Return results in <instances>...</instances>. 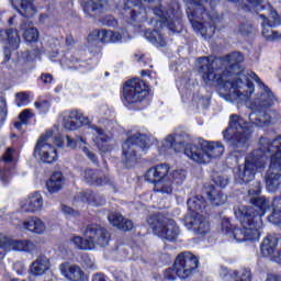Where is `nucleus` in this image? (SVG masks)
Wrapping results in <instances>:
<instances>
[{"label":"nucleus","instance_id":"680f3d73","mask_svg":"<svg viewBox=\"0 0 281 281\" xmlns=\"http://www.w3.org/2000/svg\"><path fill=\"white\" fill-rule=\"evenodd\" d=\"M92 281H106V277L102 272H98L92 277Z\"/></svg>","mask_w":281,"mask_h":281},{"label":"nucleus","instance_id":"69168bd1","mask_svg":"<svg viewBox=\"0 0 281 281\" xmlns=\"http://www.w3.org/2000/svg\"><path fill=\"white\" fill-rule=\"evenodd\" d=\"M55 144L59 148L63 147V138L60 136L55 137Z\"/></svg>","mask_w":281,"mask_h":281},{"label":"nucleus","instance_id":"1a4fd4ad","mask_svg":"<svg viewBox=\"0 0 281 281\" xmlns=\"http://www.w3.org/2000/svg\"><path fill=\"white\" fill-rule=\"evenodd\" d=\"M83 237L74 236L70 241L77 249L87 251L89 249H95V245L99 247H109L111 240V234L104 227L99 224H89L81 229Z\"/></svg>","mask_w":281,"mask_h":281},{"label":"nucleus","instance_id":"f03ea898","mask_svg":"<svg viewBox=\"0 0 281 281\" xmlns=\"http://www.w3.org/2000/svg\"><path fill=\"white\" fill-rule=\"evenodd\" d=\"M259 83V93L256 94L254 101L250 102L251 111H262V109H269L276 104V95L260 81V77L256 72L250 71L246 75H243L241 78L232 82V90L229 91L231 102H237L243 104V102H249L251 100V93H254V82Z\"/></svg>","mask_w":281,"mask_h":281},{"label":"nucleus","instance_id":"58836bf2","mask_svg":"<svg viewBox=\"0 0 281 281\" xmlns=\"http://www.w3.org/2000/svg\"><path fill=\"white\" fill-rule=\"evenodd\" d=\"M260 19H262L261 27H262V36L267 41H276V38H279L280 34L276 31H273V24L269 22V19L267 18L266 13L259 14Z\"/></svg>","mask_w":281,"mask_h":281},{"label":"nucleus","instance_id":"5701e85b","mask_svg":"<svg viewBox=\"0 0 281 281\" xmlns=\"http://www.w3.org/2000/svg\"><path fill=\"white\" fill-rule=\"evenodd\" d=\"M82 177L86 183H89L90 186H111L114 192L116 191L115 182H113V180L109 178V176H100L93 169H86L82 172Z\"/></svg>","mask_w":281,"mask_h":281},{"label":"nucleus","instance_id":"f8f14e48","mask_svg":"<svg viewBox=\"0 0 281 281\" xmlns=\"http://www.w3.org/2000/svg\"><path fill=\"white\" fill-rule=\"evenodd\" d=\"M269 147L267 157L270 156V166L266 175V186L270 192H276L281 186V136L269 139Z\"/></svg>","mask_w":281,"mask_h":281},{"label":"nucleus","instance_id":"473e14b6","mask_svg":"<svg viewBox=\"0 0 281 281\" xmlns=\"http://www.w3.org/2000/svg\"><path fill=\"white\" fill-rule=\"evenodd\" d=\"M97 36L101 43H120L122 34L109 30L93 31L88 38Z\"/></svg>","mask_w":281,"mask_h":281},{"label":"nucleus","instance_id":"7c9ffc66","mask_svg":"<svg viewBox=\"0 0 281 281\" xmlns=\"http://www.w3.org/2000/svg\"><path fill=\"white\" fill-rule=\"evenodd\" d=\"M23 229H26L27 232H32L33 234H45L47 226L45 225V222L36 216H31L22 224Z\"/></svg>","mask_w":281,"mask_h":281},{"label":"nucleus","instance_id":"412c9836","mask_svg":"<svg viewBox=\"0 0 281 281\" xmlns=\"http://www.w3.org/2000/svg\"><path fill=\"white\" fill-rule=\"evenodd\" d=\"M21 212L26 214H34L43 210V195L41 192L32 193L27 200L20 203Z\"/></svg>","mask_w":281,"mask_h":281},{"label":"nucleus","instance_id":"864d4df0","mask_svg":"<svg viewBox=\"0 0 281 281\" xmlns=\"http://www.w3.org/2000/svg\"><path fill=\"white\" fill-rule=\"evenodd\" d=\"M81 150H82V153H85V155L88 157V159H90V161H92V164L98 162V156L93 151L89 150V147L83 146V147H81Z\"/></svg>","mask_w":281,"mask_h":281},{"label":"nucleus","instance_id":"4be33fe9","mask_svg":"<svg viewBox=\"0 0 281 281\" xmlns=\"http://www.w3.org/2000/svg\"><path fill=\"white\" fill-rule=\"evenodd\" d=\"M168 172H170V166L168 164H160L149 168L145 173V179L149 183H159L164 179H168Z\"/></svg>","mask_w":281,"mask_h":281},{"label":"nucleus","instance_id":"6e6552de","mask_svg":"<svg viewBox=\"0 0 281 281\" xmlns=\"http://www.w3.org/2000/svg\"><path fill=\"white\" fill-rule=\"evenodd\" d=\"M254 210L247 209L245 212L235 211V215L239 218L241 228L234 227L231 233L232 240L236 243H245L247 240H259L260 229H262V220L260 215H251Z\"/></svg>","mask_w":281,"mask_h":281},{"label":"nucleus","instance_id":"c03bdc74","mask_svg":"<svg viewBox=\"0 0 281 281\" xmlns=\"http://www.w3.org/2000/svg\"><path fill=\"white\" fill-rule=\"evenodd\" d=\"M24 30V41L26 43H36L38 41V29L34 26L25 27V24L22 25Z\"/></svg>","mask_w":281,"mask_h":281},{"label":"nucleus","instance_id":"f257e3e1","mask_svg":"<svg viewBox=\"0 0 281 281\" xmlns=\"http://www.w3.org/2000/svg\"><path fill=\"white\" fill-rule=\"evenodd\" d=\"M243 63H245L243 54L234 52L215 59L205 56L200 57L195 60V67L205 85H212V82H217L218 85H221V82H229L232 88V83L235 82V80L249 74V71L243 74V71H245Z\"/></svg>","mask_w":281,"mask_h":281},{"label":"nucleus","instance_id":"a211bd4d","mask_svg":"<svg viewBox=\"0 0 281 281\" xmlns=\"http://www.w3.org/2000/svg\"><path fill=\"white\" fill-rule=\"evenodd\" d=\"M83 12L89 19L98 16V14H104V12H111L110 0H88L82 3Z\"/></svg>","mask_w":281,"mask_h":281},{"label":"nucleus","instance_id":"aec40b11","mask_svg":"<svg viewBox=\"0 0 281 281\" xmlns=\"http://www.w3.org/2000/svg\"><path fill=\"white\" fill-rule=\"evenodd\" d=\"M59 270L61 276L66 278V280L70 281H87L89 280V277L82 269H80V266L78 265H71L69 262L61 263L59 266Z\"/></svg>","mask_w":281,"mask_h":281},{"label":"nucleus","instance_id":"dca6fc26","mask_svg":"<svg viewBox=\"0 0 281 281\" xmlns=\"http://www.w3.org/2000/svg\"><path fill=\"white\" fill-rule=\"evenodd\" d=\"M36 250V245L32 240H19L12 238H0V260L5 258V251H25L32 254Z\"/></svg>","mask_w":281,"mask_h":281},{"label":"nucleus","instance_id":"4d7b16f0","mask_svg":"<svg viewBox=\"0 0 281 281\" xmlns=\"http://www.w3.org/2000/svg\"><path fill=\"white\" fill-rule=\"evenodd\" d=\"M31 119H32V112H30V110H24L19 115V120L20 122H22V124H27V122H30Z\"/></svg>","mask_w":281,"mask_h":281},{"label":"nucleus","instance_id":"7ed1b4c3","mask_svg":"<svg viewBox=\"0 0 281 281\" xmlns=\"http://www.w3.org/2000/svg\"><path fill=\"white\" fill-rule=\"evenodd\" d=\"M153 13L156 18H151L149 24L155 27L153 31L145 32V38L156 45V47H166V38L161 35L159 30L168 27L173 34H179L183 30V24L181 23V5L176 0H172L167 9L164 10L161 4L153 8Z\"/></svg>","mask_w":281,"mask_h":281},{"label":"nucleus","instance_id":"cd10ccee","mask_svg":"<svg viewBox=\"0 0 281 281\" xmlns=\"http://www.w3.org/2000/svg\"><path fill=\"white\" fill-rule=\"evenodd\" d=\"M261 111L262 110H252V112L249 114V122L252 124V126H269V124L273 122V115H276V112L270 110L262 113Z\"/></svg>","mask_w":281,"mask_h":281},{"label":"nucleus","instance_id":"e433bc0d","mask_svg":"<svg viewBox=\"0 0 281 281\" xmlns=\"http://www.w3.org/2000/svg\"><path fill=\"white\" fill-rule=\"evenodd\" d=\"M278 236L268 235L261 244V254L265 258L273 256L276 249L278 248Z\"/></svg>","mask_w":281,"mask_h":281},{"label":"nucleus","instance_id":"de8ad7c7","mask_svg":"<svg viewBox=\"0 0 281 281\" xmlns=\"http://www.w3.org/2000/svg\"><path fill=\"white\" fill-rule=\"evenodd\" d=\"M221 229H222V234H224L225 236H229L232 235V233L234 232V228L232 226V223L229 222V218H222V223H221Z\"/></svg>","mask_w":281,"mask_h":281},{"label":"nucleus","instance_id":"c9c22d12","mask_svg":"<svg viewBox=\"0 0 281 281\" xmlns=\"http://www.w3.org/2000/svg\"><path fill=\"white\" fill-rule=\"evenodd\" d=\"M1 164H4V169H0V180L2 183H10L12 173L10 172V164H12V148H8L2 157Z\"/></svg>","mask_w":281,"mask_h":281},{"label":"nucleus","instance_id":"c756f323","mask_svg":"<svg viewBox=\"0 0 281 281\" xmlns=\"http://www.w3.org/2000/svg\"><path fill=\"white\" fill-rule=\"evenodd\" d=\"M239 5L245 12H262V10L271 12V4L262 0H239Z\"/></svg>","mask_w":281,"mask_h":281},{"label":"nucleus","instance_id":"ea45409f","mask_svg":"<svg viewBox=\"0 0 281 281\" xmlns=\"http://www.w3.org/2000/svg\"><path fill=\"white\" fill-rule=\"evenodd\" d=\"M187 205L193 212L192 214H199V212H203L207 207V202L202 195H195L188 200Z\"/></svg>","mask_w":281,"mask_h":281},{"label":"nucleus","instance_id":"0e129e2a","mask_svg":"<svg viewBox=\"0 0 281 281\" xmlns=\"http://www.w3.org/2000/svg\"><path fill=\"white\" fill-rule=\"evenodd\" d=\"M272 260L281 265V249L278 251V255L272 257Z\"/></svg>","mask_w":281,"mask_h":281},{"label":"nucleus","instance_id":"a19ab883","mask_svg":"<svg viewBox=\"0 0 281 281\" xmlns=\"http://www.w3.org/2000/svg\"><path fill=\"white\" fill-rule=\"evenodd\" d=\"M207 199L212 205H225L227 201V195L223 194V192L216 188H211L207 192Z\"/></svg>","mask_w":281,"mask_h":281},{"label":"nucleus","instance_id":"9d476101","mask_svg":"<svg viewBox=\"0 0 281 281\" xmlns=\"http://www.w3.org/2000/svg\"><path fill=\"white\" fill-rule=\"evenodd\" d=\"M153 142H155V138L150 134L142 132L132 134L122 145V164L126 168H133L137 164V159H139L137 153L139 150H148Z\"/></svg>","mask_w":281,"mask_h":281},{"label":"nucleus","instance_id":"3c124183","mask_svg":"<svg viewBox=\"0 0 281 281\" xmlns=\"http://www.w3.org/2000/svg\"><path fill=\"white\" fill-rule=\"evenodd\" d=\"M15 100H16V105L18 106H23L27 104V100H30V95L25 92H19L15 94Z\"/></svg>","mask_w":281,"mask_h":281},{"label":"nucleus","instance_id":"bb28decb","mask_svg":"<svg viewBox=\"0 0 281 281\" xmlns=\"http://www.w3.org/2000/svg\"><path fill=\"white\" fill-rule=\"evenodd\" d=\"M250 203L255 205V207H258V210L254 207H244L243 210H239V212H247V210H252L254 213H251V216H260V220L262 221V216H265V213L267 210L271 207V202L267 200L265 196L259 198H251Z\"/></svg>","mask_w":281,"mask_h":281},{"label":"nucleus","instance_id":"39448f33","mask_svg":"<svg viewBox=\"0 0 281 281\" xmlns=\"http://www.w3.org/2000/svg\"><path fill=\"white\" fill-rule=\"evenodd\" d=\"M164 147L167 149L172 148L175 153H181L184 148V155L195 164H210V159H216L225 153V146L221 142H210L198 139V143L187 145L183 142L177 143L173 135L166 137Z\"/></svg>","mask_w":281,"mask_h":281},{"label":"nucleus","instance_id":"423d86ee","mask_svg":"<svg viewBox=\"0 0 281 281\" xmlns=\"http://www.w3.org/2000/svg\"><path fill=\"white\" fill-rule=\"evenodd\" d=\"M252 126L254 124L246 122L240 115L231 114L228 127L223 131V138L233 153L239 155L247 153L249 146H251Z\"/></svg>","mask_w":281,"mask_h":281},{"label":"nucleus","instance_id":"a18cd8bd","mask_svg":"<svg viewBox=\"0 0 281 281\" xmlns=\"http://www.w3.org/2000/svg\"><path fill=\"white\" fill-rule=\"evenodd\" d=\"M169 181L171 183H177V186H181L186 181V170L177 169L173 170L170 175H168Z\"/></svg>","mask_w":281,"mask_h":281},{"label":"nucleus","instance_id":"2eb2a0df","mask_svg":"<svg viewBox=\"0 0 281 281\" xmlns=\"http://www.w3.org/2000/svg\"><path fill=\"white\" fill-rule=\"evenodd\" d=\"M52 137H54V131H46L41 135L34 148V157H38L44 164H54L58 159V151L49 144Z\"/></svg>","mask_w":281,"mask_h":281},{"label":"nucleus","instance_id":"338daca9","mask_svg":"<svg viewBox=\"0 0 281 281\" xmlns=\"http://www.w3.org/2000/svg\"><path fill=\"white\" fill-rule=\"evenodd\" d=\"M66 45H74V36L71 35L66 36Z\"/></svg>","mask_w":281,"mask_h":281},{"label":"nucleus","instance_id":"37998d69","mask_svg":"<svg viewBox=\"0 0 281 281\" xmlns=\"http://www.w3.org/2000/svg\"><path fill=\"white\" fill-rule=\"evenodd\" d=\"M154 192H159L160 194H172V180L170 177L165 178L160 182L154 184Z\"/></svg>","mask_w":281,"mask_h":281},{"label":"nucleus","instance_id":"603ef678","mask_svg":"<svg viewBox=\"0 0 281 281\" xmlns=\"http://www.w3.org/2000/svg\"><path fill=\"white\" fill-rule=\"evenodd\" d=\"M100 23H102V25H108L109 27H114V25H117V20H115L113 15H105L100 19Z\"/></svg>","mask_w":281,"mask_h":281},{"label":"nucleus","instance_id":"c85d7f7f","mask_svg":"<svg viewBox=\"0 0 281 281\" xmlns=\"http://www.w3.org/2000/svg\"><path fill=\"white\" fill-rule=\"evenodd\" d=\"M87 119L78 110H71L64 119V128L67 131H76L80 124H86Z\"/></svg>","mask_w":281,"mask_h":281},{"label":"nucleus","instance_id":"9b49d317","mask_svg":"<svg viewBox=\"0 0 281 281\" xmlns=\"http://www.w3.org/2000/svg\"><path fill=\"white\" fill-rule=\"evenodd\" d=\"M199 269V257L190 251H184L176 257L173 269L169 268L165 271V280L173 281L177 277L180 280L192 278Z\"/></svg>","mask_w":281,"mask_h":281},{"label":"nucleus","instance_id":"f3484780","mask_svg":"<svg viewBox=\"0 0 281 281\" xmlns=\"http://www.w3.org/2000/svg\"><path fill=\"white\" fill-rule=\"evenodd\" d=\"M137 5H139V0L121 1V8L126 19H130L132 23H144L148 19V13L146 12V8Z\"/></svg>","mask_w":281,"mask_h":281},{"label":"nucleus","instance_id":"8fccbe9b","mask_svg":"<svg viewBox=\"0 0 281 281\" xmlns=\"http://www.w3.org/2000/svg\"><path fill=\"white\" fill-rule=\"evenodd\" d=\"M251 30H254V26L249 22L241 23L238 26V33L241 34L243 36H247V34H251Z\"/></svg>","mask_w":281,"mask_h":281},{"label":"nucleus","instance_id":"72a5a7b5","mask_svg":"<svg viewBox=\"0 0 281 281\" xmlns=\"http://www.w3.org/2000/svg\"><path fill=\"white\" fill-rule=\"evenodd\" d=\"M0 38L2 43H8L10 47L16 49L21 43V37H19V32L14 29L0 31Z\"/></svg>","mask_w":281,"mask_h":281},{"label":"nucleus","instance_id":"2f4dec72","mask_svg":"<svg viewBox=\"0 0 281 281\" xmlns=\"http://www.w3.org/2000/svg\"><path fill=\"white\" fill-rule=\"evenodd\" d=\"M108 221L110 225H113V227H117V229H122L123 232H130V229H133V221L124 218L120 213H110Z\"/></svg>","mask_w":281,"mask_h":281},{"label":"nucleus","instance_id":"6e6d98bb","mask_svg":"<svg viewBox=\"0 0 281 281\" xmlns=\"http://www.w3.org/2000/svg\"><path fill=\"white\" fill-rule=\"evenodd\" d=\"M34 104H35V109H38L41 113H47L49 111L48 101H37Z\"/></svg>","mask_w":281,"mask_h":281},{"label":"nucleus","instance_id":"09e8293b","mask_svg":"<svg viewBox=\"0 0 281 281\" xmlns=\"http://www.w3.org/2000/svg\"><path fill=\"white\" fill-rule=\"evenodd\" d=\"M261 188L260 181H255L248 189L249 196H258L261 192Z\"/></svg>","mask_w":281,"mask_h":281},{"label":"nucleus","instance_id":"a878e982","mask_svg":"<svg viewBox=\"0 0 281 281\" xmlns=\"http://www.w3.org/2000/svg\"><path fill=\"white\" fill-rule=\"evenodd\" d=\"M92 131L99 138H97V146L101 153H111L115 148V143H113V137L104 135V130L95 125L90 126Z\"/></svg>","mask_w":281,"mask_h":281},{"label":"nucleus","instance_id":"79ce46f5","mask_svg":"<svg viewBox=\"0 0 281 281\" xmlns=\"http://www.w3.org/2000/svg\"><path fill=\"white\" fill-rule=\"evenodd\" d=\"M273 211L272 214L268 216V221L273 225H280L281 223V199L277 198L272 202Z\"/></svg>","mask_w":281,"mask_h":281},{"label":"nucleus","instance_id":"ddd939ff","mask_svg":"<svg viewBox=\"0 0 281 281\" xmlns=\"http://www.w3.org/2000/svg\"><path fill=\"white\" fill-rule=\"evenodd\" d=\"M147 223L156 236L169 243H175L179 238V234H181L177 222L164 216V214L150 215L147 218Z\"/></svg>","mask_w":281,"mask_h":281},{"label":"nucleus","instance_id":"052dcab7","mask_svg":"<svg viewBox=\"0 0 281 281\" xmlns=\"http://www.w3.org/2000/svg\"><path fill=\"white\" fill-rule=\"evenodd\" d=\"M0 113L1 115H5L8 113V103L3 97H0Z\"/></svg>","mask_w":281,"mask_h":281},{"label":"nucleus","instance_id":"49530a36","mask_svg":"<svg viewBox=\"0 0 281 281\" xmlns=\"http://www.w3.org/2000/svg\"><path fill=\"white\" fill-rule=\"evenodd\" d=\"M87 144V139L82 138V136H77L76 139L71 138V136L67 135L66 136V146L67 148H76L78 144Z\"/></svg>","mask_w":281,"mask_h":281},{"label":"nucleus","instance_id":"13d9d810","mask_svg":"<svg viewBox=\"0 0 281 281\" xmlns=\"http://www.w3.org/2000/svg\"><path fill=\"white\" fill-rule=\"evenodd\" d=\"M40 82L43 85H52L54 82V76L52 74H42L38 78Z\"/></svg>","mask_w":281,"mask_h":281},{"label":"nucleus","instance_id":"774afa93","mask_svg":"<svg viewBox=\"0 0 281 281\" xmlns=\"http://www.w3.org/2000/svg\"><path fill=\"white\" fill-rule=\"evenodd\" d=\"M4 56H5V60H10V56H11V54H10V48H4Z\"/></svg>","mask_w":281,"mask_h":281},{"label":"nucleus","instance_id":"4468645a","mask_svg":"<svg viewBox=\"0 0 281 281\" xmlns=\"http://www.w3.org/2000/svg\"><path fill=\"white\" fill-rule=\"evenodd\" d=\"M148 86L142 79H132L125 82L121 100L124 106H133L144 102L149 94Z\"/></svg>","mask_w":281,"mask_h":281},{"label":"nucleus","instance_id":"e2e57ef3","mask_svg":"<svg viewBox=\"0 0 281 281\" xmlns=\"http://www.w3.org/2000/svg\"><path fill=\"white\" fill-rule=\"evenodd\" d=\"M267 281H281L280 274L270 273L268 274Z\"/></svg>","mask_w":281,"mask_h":281},{"label":"nucleus","instance_id":"20e7f679","mask_svg":"<svg viewBox=\"0 0 281 281\" xmlns=\"http://www.w3.org/2000/svg\"><path fill=\"white\" fill-rule=\"evenodd\" d=\"M187 5L188 19L195 32L203 38H212L221 16L214 11V5L221 0H183Z\"/></svg>","mask_w":281,"mask_h":281},{"label":"nucleus","instance_id":"bf43d9fd","mask_svg":"<svg viewBox=\"0 0 281 281\" xmlns=\"http://www.w3.org/2000/svg\"><path fill=\"white\" fill-rule=\"evenodd\" d=\"M61 212H64L68 216H78V212L65 204L61 205Z\"/></svg>","mask_w":281,"mask_h":281},{"label":"nucleus","instance_id":"b1692460","mask_svg":"<svg viewBox=\"0 0 281 281\" xmlns=\"http://www.w3.org/2000/svg\"><path fill=\"white\" fill-rule=\"evenodd\" d=\"M220 276L222 278H231V280H239V281H251L254 279L251 269L247 267H243L239 270H229L225 267H222L220 270Z\"/></svg>","mask_w":281,"mask_h":281},{"label":"nucleus","instance_id":"6ab92c4d","mask_svg":"<svg viewBox=\"0 0 281 281\" xmlns=\"http://www.w3.org/2000/svg\"><path fill=\"white\" fill-rule=\"evenodd\" d=\"M186 226L188 229H192L194 234H200L201 236L210 234V222L201 213H193L187 217Z\"/></svg>","mask_w":281,"mask_h":281},{"label":"nucleus","instance_id":"f704fd0d","mask_svg":"<svg viewBox=\"0 0 281 281\" xmlns=\"http://www.w3.org/2000/svg\"><path fill=\"white\" fill-rule=\"evenodd\" d=\"M63 186H65V177H63L61 172L53 173L46 182V188L50 194L60 192V190H63Z\"/></svg>","mask_w":281,"mask_h":281},{"label":"nucleus","instance_id":"5fc2aeb1","mask_svg":"<svg viewBox=\"0 0 281 281\" xmlns=\"http://www.w3.org/2000/svg\"><path fill=\"white\" fill-rule=\"evenodd\" d=\"M214 181L220 188H227V184L229 183V178H227L226 176H217L216 178H214Z\"/></svg>","mask_w":281,"mask_h":281},{"label":"nucleus","instance_id":"0eeeda50","mask_svg":"<svg viewBox=\"0 0 281 281\" xmlns=\"http://www.w3.org/2000/svg\"><path fill=\"white\" fill-rule=\"evenodd\" d=\"M267 153H271L269 147V138L261 137L259 139V148L255 149L245 159V165L240 166L235 173V180L238 183H249L254 181L256 172L263 170L267 166Z\"/></svg>","mask_w":281,"mask_h":281},{"label":"nucleus","instance_id":"393cba45","mask_svg":"<svg viewBox=\"0 0 281 281\" xmlns=\"http://www.w3.org/2000/svg\"><path fill=\"white\" fill-rule=\"evenodd\" d=\"M11 5L25 19L36 16L37 9L34 0H11Z\"/></svg>","mask_w":281,"mask_h":281},{"label":"nucleus","instance_id":"4c0bfd02","mask_svg":"<svg viewBox=\"0 0 281 281\" xmlns=\"http://www.w3.org/2000/svg\"><path fill=\"white\" fill-rule=\"evenodd\" d=\"M49 270V259L46 256H40L31 265V273L33 276H43Z\"/></svg>","mask_w":281,"mask_h":281}]
</instances>
